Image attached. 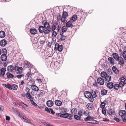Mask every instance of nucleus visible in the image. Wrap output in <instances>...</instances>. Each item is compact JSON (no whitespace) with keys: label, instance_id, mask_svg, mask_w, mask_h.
I'll list each match as a JSON object with an SVG mask.
<instances>
[{"label":"nucleus","instance_id":"1","mask_svg":"<svg viewBox=\"0 0 126 126\" xmlns=\"http://www.w3.org/2000/svg\"><path fill=\"white\" fill-rule=\"evenodd\" d=\"M119 115L121 116L123 119V122H126V119L125 118L126 112L125 110H121L119 112Z\"/></svg>","mask_w":126,"mask_h":126},{"label":"nucleus","instance_id":"2","mask_svg":"<svg viewBox=\"0 0 126 126\" xmlns=\"http://www.w3.org/2000/svg\"><path fill=\"white\" fill-rule=\"evenodd\" d=\"M63 48V46L62 45H59L58 44H55L54 50L55 51L58 50L60 52L61 51Z\"/></svg>","mask_w":126,"mask_h":126},{"label":"nucleus","instance_id":"3","mask_svg":"<svg viewBox=\"0 0 126 126\" xmlns=\"http://www.w3.org/2000/svg\"><path fill=\"white\" fill-rule=\"evenodd\" d=\"M68 16L67 13L66 11L63 12L61 21L63 22H64L66 18Z\"/></svg>","mask_w":126,"mask_h":126},{"label":"nucleus","instance_id":"4","mask_svg":"<svg viewBox=\"0 0 126 126\" xmlns=\"http://www.w3.org/2000/svg\"><path fill=\"white\" fill-rule=\"evenodd\" d=\"M16 66L14 67L12 65H10L7 67V71L9 72H15V71H16Z\"/></svg>","mask_w":126,"mask_h":126},{"label":"nucleus","instance_id":"5","mask_svg":"<svg viewBox=\"0 0 126 126\" xmlns=\"http://www.w3.org/2000/svg\"><path fill=\"white\" fill-rule=\"evenodd\" d=\"M91 92L92 93V98L91 99H89L90 101L91 102H93L94 101V98L96 97L97 95L96 94V92L93 90H91Z\"/></svg>","mask_w":126,"mask_h":126},{"label":"nucleus","instance_id":"6","mask_svg":"<svg viewBox=\"0 0 126 126\" xmlns=\"http://www.w3.org/2000/svg\"><path fill=\"white\" fill-rule=\"evenodd\" d=\"M92 93L88 91H86L84 93V95L86 98L91 99L92 98Z\"/></svg>","mask_w":126,"mask_h":126},{"label":"nucleus","instance_id":"7","mask_svg":"<svg viewBox=\"0 0 126 126\" xmlns=\"http://www.w3.org/2000/svg\"><path fill=\"white\" fill-rule=\"evenodd\" d=\"M21 119H23L25 122L30 123H31L30 120L25 116L23 115L22 114L20 117Z\"/></svg>","mask_w":126,"mask_h":126},{"label":"nucleus","instance_id":"8","mask_svg":"<svg viewBox=\"0 0 126 126\" xmlns=\"http://www.w3.org/2000/svg\"><path fill=\"white\" fill-rule=\"evenodd\" d=\"M42 23H44V27L45 29L50 28L49 23L46 20H44L42 22Z\"/></svg>","mask_w":126,"mask_h":126},{"label":"nucleus","instance_id":"9","mask_svg":"<svg viewBox=\"0 0 126 126\" xmlns=\"http://www.w3.org/2000/svg\"><path fill=\"white\" fill-rule=\"evenodd\" d=\"M97 81V83L100 85H103L104 83V79L101 77L98 78Z\"/></svg>","mask_w":126,"mask_h":126},{"label":"nucleus","instance_id":"10","mask_svg":"<svg viewBox=\"0 0 126 126\" xmlns=\"http://www.w3.org/2000/svg\"><path fill=\"white\" fill-rule=\"evenodd\" d=\"M6 71V69L5 68H0V77H3L4 76Z\"/></svg>","mask_w":126,"mask_h":126},{"label":"nucleus","instance_id":"11","mask_svg":"<svg viewBox=\"0 0 126 126\" xmlns=\"http://www.w3.org/2000/svg\"><path fill=\"white\" fill-rule=\"evenodd\" d=\"M16 71L17 73V74H20L22 72L23 68L22 67H19L18 66H16Z\"/></svg>","mask_w":126,"mask_h":126},{"label":"nucleus","instance_id":"12","mask_svg":"<svg viewBox=\"0 0 126 126\" xmlns=\"http://www.w3.org/2000/svg\"><path fill=\"white\" fill-rule=\"evenodd\" d=\"M117 61H118V64L120 65H123L124 63V59L121 57H120L119 59Z\"/></svg>","mask_w":126,"mask_h":126},{"label":"nucleus","instance_id":"13","mask_svg":"<svg viewBox=\"0 0 126 126\" xmlns=\"http://www.w3.org/2000/svg\"><path fill=\"white\" fill-rule=\"evenodd\" d=\"M72 22L70 20L66 24V26L67 28L71 27L72 28L73 26Z\"/></svg>","mask_w":126,"mask_h":126},{"label":"nucleus","instance_id":"14","mask_svg":"<svg viewBox=\"0 0 126 126\" xmlns=\"http://www.w3.org/2000/svg\"><path fill=\"white\" fill-rule=\"evenodd\" d=\"M7 44V41L6 40L3 39L0 42V45L1 46L4 47Z\"/></svg>","mask_w":126,"mask_h":126},{"label":"nucleus","instance_id":"15","mask_svg":"<svg viewBox=\"0 0 126 126\" xmlns=\"http://www.w3.org/2000/svg\"><path fill=\"white\" fill-rule=\"evenodd\" d=\"M13 111L20 117V116L22 114V113H21L20 112H18V110L15 108H14L13 109Z\"/></svg>","mask_w":126,"mask_h":126},{"label":"nucleus","instance_id":"16","mask_svg":"<svg viewBox=\"0 0 126 126\" xmlns=\"http://www.w3.org/2000/svg\"><path fill=\"white\" fill-rule=\"evenodd\" d=\"M77 18V16L76 15H73L72 17H71L70 19V20L71 22H74L75 21Z\"/></svg>","mask_w":126,"mask_h":126},{"label":"nucleus","instance_id":"17","mask_svg":"<svg viewBox=\"0 0 126 126\" xmlns=\"http://www.w3.org/2000/svg\"><path fill=\"white\" fill-rule=\"evenodd\" d=\"M58 24V23H57L56 21H55L53 25L52 26V28H51V30H52V31H54L57 28L56 25H57Z\"/></svg>","mask_w":126,"mask_h":126},{"label":"nucleus","instance_id":"18","mask_svg":"<svg viewBox=\"0 0 126 126\" xmlns=\"http://www.w3.org/2000/svg\"><path fill=\"white\" fill-rule=\"evenodd\" d=\"M112 56L115 60L117 61L119 59L120 57L119 56L118 54L115 53H112Z\"/></svg>","mask_w":126,"mask_h":126},{"label":"nucleus","instance_id":"19","mask_svg":"<svg viewBox=\"0 0 126 126\" xmlns=\"http://www.w3.org/2000/svg\"><path fill=\"white\" fill-rule=\"evenodd\" d=\"M86 107L89 110H92L94 108L93 105L92 103H88L87 104Z\"/></svg>","mask_w":126,"mask_h":126},{"label":"nucleus","instance_id":"20","mask_svg":"<svg viewBox=\"0 0 126 126\" xmlns=\"http://www.w3.org/2000/svg\"><path fill=\"white\" fill-rule=\"evenodd\" d=\"M31 87L32 90L35 91H37L39 90L38 87L35 85H32L31 86Z\"/></svg>","mask_w":126,"mask_h":126},{"label":"nucleus","instance_id":"21","mask_svg":"<svg viewBox=\"0 0 126 126\" xmlns=\"http://www.w3.org/2000/svg\"><path fill=\"white\" fill-rule=\"evenodd\" d=\"M1 59L2 61H5L7 59L6 55L2 54L1 56Z\"/></svg>","mask_w":126,"mask_h":126},{"label":"nucleus","instance_id":"22","mask_svg":"<svg viewBox=\"0 0 126 126\" xmlns=\"http://www.w3.org/2000/svg\"><path fill=\"white\" fill-rule=\"evenodd\" d=\"M113 84L112 82H108L107 84V87L109 89H111L113 87Z\"/></svg>","mask_w":126,"mask_h":126},{"label":"nucleus","instance_id":"23","mask_svg":"<svg viewBox=\"0 0 126 126\" xmlns=\"http://www.w3.org/2000/svg\"><path fill=\"white\" fill-rule=\"evenodd\" d=\"M108 60L109 62L111 64L113 65L114 64V60L112 57H109Z\"/></svg>","mask_w":126,"mask_h":126},{"label":"nucleus","instance_id":"24","mask_svg":"<svg viewBox=\"0 0 126 126\" xmlns=\"http://www.w3.org/2000/svg\"><path fill=\"white\" fill-rule=\"evenodd\" d=\"M112 70L114 73L116 74H118L119 73V71L115 66H113L112 68Z\"/></svg>","mask_w":126,"mask_h":126},{"label":"nucleus","instance_id":"25","mask_svg":"<svg viewBox=\"0 0 126 126\" xmlns=\"http://www.w3.org/2000/svg\"><path fill=\"white\" fill-rule=\"evenodd\" d=\"M26 96L27 98H29L28 99L30 101L34 100V98L31 96L29 93H27Z\"/></svg>","mask_w":126,"mask_h":126},{"label":"nucleus","instance_id":"26","mask_svg":"<svg viewBox=\"0 0 126 126\" xmlns=\"http://www.w3.org/2000/svg\"><path fill=\"white\" fill-rule=\"evenodd\" d=\"M47 104L48 107H51L53 106V103L51 100H48L47 101Z\"/></svg>","mask_w":126,"mask_h":126},{"label":"nucleus","instance_id":"27","mask_svg":"<svg viewBox=\"0 0 126 126\" xmlns=\"http://www.w3.org/2000/svg\"><path fill=\"white\" fill-rule=\"evenodd\" d=\"M38 30L40 33H42L44 32L45 28L43 26H40Z\"/></svg>","mask_w":126,"mask_h":126},{"label":"nucleus","instance_id":"28","mask_svg":"<svg viewBox=\"0 0 126 126\" xmlns=\"http://www.w3.org/2000/svg\"><path fill=\"white\" fill-rule=\"evenodd\" d=\"M30 32L31 34H35L37 33V30L34 29H31L30 30Z\"/></svg>","mask_w":126,"mask_h":126},{"label":"nucleus","instance_id":"29","mask_svg":"<svg viewBox=\"0 0 126 126\" xmlns=\"http://www.w3.org/2000/svg\"><path fill=\"white\" fill-rule=\"evenodd\" d=\"M107 112L109 115H114L115 113V111L111 109L108 110L107 111Z\"/></svg>","mask_w":126,"mask_h":126},{"label":"nucleus","instance_id":"30","mask_svg":"<svg viewBox=\"0 0 126 126\" xmlns=\"http://www.w3.org/2000/svg\"><path fill=\"white\" fill-rule=\"evenodd\" d=\"M55 104L57 106H60L62 104V102L59 100H56L55 101Z\"/></svg>","mask_w":126,"mask_h":126},{"label":"nucleus","instance_id":"31","mask_svg":"<svg viewBox=\"0 0 126 126\" xmlns=\"http://www.w3.org/2000/svg\"><path fill=\"white\" fill-rule=\"evenodd\" d=\"M45 29H46L45 30H44V32H43L45 34H48L51 31V28Z\"/></svg>","mask_w":126,"mask_h":126},{"label":"nucleus","instance_id":"32","mask_svg":"<svg viewBox=\"0 0 126 126\" xmlns=\"http://www.w3.org/2000/svg\"><path fill=\"white\" fill-rule=\"evenodd\" d=\"M24 64L25 66H26V67H28L31 66V64L30 63L27 61H24Z\"/></svg>","mask_w":126,"mask_h":126},{"label":"nucleus","instance_id":"33","mask_svg":"<svg viewBox=\"0 0 126 126\" xmlns=\"http://www.w3.org/2000/svg\"><path fill=\"white\" fill-rule=\"evenodd\" d=\"M69 114L65 113L61 114L60 115V117L64 118H67L69 116Z\"/></svg>","mask_w":126,"mask_h":126},{"label":"nucleus","instance_id":"34","mask_svg":"<svg viewBox=\"0 0 126 126\" xmlns=\"http://www.w3.org/2000/svg\"><path fill=\"white\" fill-rule=\"evenodd\" d=\"M105 78V80L109 82L111 80V77L110 76L108 75Z\"/></svg>","mask_w":126,"mask_h":126},{"label":"nucleus","instance_id":"35","mask_svg":"<svg viewBox=\"0 0 126 126\" xmlns=\"http://www.w3.org/2000/svg\"><path fill=\"white\" fill-rule=\"evenodd\" d=\"M5 36V32L3 31H0V37L1 38H4Z\"/></svg>","mask_w":126,"mask_h":126},{"label":"nucleus","instance_id":"36","mask_svg":"<svg viewBox=\"0 0 126 126\" xmlns=\"http://www.w3.org/2000/svg\"><path fill=\"white\" fill-rule=\"evenodd\" d=\"M107 75V73L106 72L104 71L102 72L101 74V77L104 78H105Z\"/></svg>","mask_w":126,"mask_h":126},{"label":"nucleus","instance_id":"37","mask_svg":"<svg viewBox=\"0 0 126 126\" xmlns=\"http://www.w3.org/2000/svg\"><path fill=\"white\" fill-rule=\"evenodd\" d=\"M113 88L114 89L116 90H118L119 88L120 87L119 84H115L113 85Z\"/></svg>","mask_w":126,"mask_h":126},{"label":"nucleus","instance_id":"38","mask_svg":"<svg viewBox=\"0 0 126 126\" xmlns=\"http://www.w3.org/2000/svg\"><path fill=\"white\" fill-rule=\"evenodd\" d=\"M18 86L16 84H14L11 86V89L16 90L18 88Z\"/></svg>","mask_w":126,"mask_h":126},{"label":"nucleus","instance_id":"39","mask_svg":"<svg viewBox=\"0 0 126 126\" xmlns=\"http://www.w3.org/2000/svg\"><path fill=\"white\" fill-rule=\"evenodd\" d=\"M6 75H7V77L8 78H12L14 77V75L10 73H6Z\"/></svg>","mask_w":126,"mask_h":126},{"label":"nucleus","instance_id":"40","mask_svg":"<svg viewBox=\"0 0 126 126\" xmlns=\"http://www.w3.org/2000/svg\"><path fill=\"white\" fill-rule=\"evenodd\" d=\"M77 110L76 109L73 108L71 111V113L73 114H76L77 112Z\"/></svg>","mask_w":126,"mask_h":126},{"label":"nucleus","instance_id":"41","mask_svg":"<svg viewBox=\"0 0 126 126\" xmlns=\"http://www.w3.org/2000/svg\"><path fill=\"white\" fill-rule=\"evenodd\" d=\"M67 30V27L65 26H63L62 28V32H65Z\"/></svg>","mask_w":126,"mask_h":126},{"label":"nucleus","instance_id":"42","mask_svg":"<svg viewBox=\"0 0 126 126\" xmlns=\"http://www.w3.org/2000/svg\"><path fill=\"white\" fill-rule=\"evenodd\" d=\"M108 91L107 90L103 89L102 90L101 94L103 95H105L107 93Z\"/></svg>","mask_w":126,"mask_h":126},{"label":"nucleus","instance_id":"43","mask_svg":"<svg viewBox=\"0 0 126 126\" xmlns=\"http://www.w3.org/2000/svg\"><path fill=\"white\" fill-rule=\"evenodd\" d=\"M3 85L4 86L7 88L9 89L10 90H11V86L10 84H3Z\"/></svg>","mask_w":126,"mask_h":126},{"label":"nucleus","instance_id":"44","mask_svg":"<svg viewBox=\"0 0 126 126\" xmlns=\"http://www.w3.org/2000/svg\"><path fill=\"white\" fill-rule=\"evenodd\" d=\"M118 84L119 87H122L124 86L125 84L124 82L123 81H121Z\"/></svg>","mask_w":126,"mask_h":126},{"label":"nucleus","instance_id":"45","mask_svg":"<svg viewBox=\"0 0 126 126\" xmlns=\"http://www.w3.org/2000/svg\"><path fill=\"white\" fill-rule=\"evenodd\" d=\"M83 112L82 111V110H80V111H79L78 112V115L80 117H81V116H82V115L83 114Z\"/></svg>","mask_w":126,"mask_h":126},{"label":"nucleus","instance_id":"46","mask_svg":"<svg viewBox=\"0 0 126 126\" xmlns=\"http://www.w3.org/2000/svg\"><path fill=\"white\" fill-rule=\"evenodd\" d=\"M2 52L3 53L2 54L6 55L7 54V52L6 49V48H4L2 49Z\"/></svg>","mask_w":126,"mask_h":126},{"label":"nucleus","instance_id":"47","mask_svg":"<svg viewBox=\"0 0 126 126\" xmlns=\"http://www.w3.org/2000/svg\"><path fill=\"white\" fill-rule=\"evenodd\" d=\"M122 56L124 59L126 60V52L123 51L122 54Z\"/></svg>","mask_w":126,"mask_h":126},{"label":"nucleus","instance_id":"48","mask_svg":"<svg viewBox=\"0 0 126 126\" xmlns=\"http://www.w3.org/2000/svg\"><path fill=\"white\" fill-rule=\"evenodd\" d=\"M106 104L104 102H102L100 105V107L101 108H104Z\"/></svg>","mask_w":126,"mask_h":126},{"label":"nucleus","instance_id":"49","mask_svg":"<svg viewBox=\"0 0 126 126\" xmlns=\"http://www.w3.org/2000/svg\"><path fill=\"white\" fill-rule=\"evenodd\" d=\"M74 118L78 120H80V117L79 116H78L77 115H75L74 116Z\"/></svg>","mask_w":126,"mask_h":126},{"label":"nucleus","instance_id":"50","mask_svg":"<svg viewBox=\"0 0 126 126\" xmlns=\"http://www.w3.org/2000/svg\"><path fill=\"white\" fill-rule=\"evenodd\" d=\"M57 33L55 31H53L52 33V36L53 37H55L57 35Z\"/></svg>","mask_w":126,"mask_h":126},{"label":"nucleus","instance_id":"51","mask_svg":"<svg viewBox=\"0 0 126 126\" xmlns=\"http://www.w3.org/2000/svg\"><path fill=\"white\" fill-rule=\"evenodd\" d=\"M43 124L44 125L47 126H52L51 125L47 122H44Z\"/></svg>","mask_w":126,"mask_h":126},{"label":"nucleus","instance_id":"52","mask_svg":"<svg viewBox=\"0 0 126 126\" xmlns=\"http://www.w3.org/2000/svg\"><path fill=\"white\" fill-rule=\"evenodd\" d=\"M65 36L63 35H62L61 38V40L63 41L65 40Z\"/></svg>","mask_w":126,"mask_h":126},{"label":"nucleus","instance_id":"53","mask_svg":"<svg viewBox=\"0 0 126 126\" xmlns=\"http://www.w3.org/2000/svg\"><path fill=\"white\" fill-rule=\"evenodd\" d=\"M33 100H32L31 101V104L35 106H37V104L35 103L34 101H33Z\"/></svg>","mask_w":126,"mask_h":126},{"label":"nucleus","instance_id":"54","mask_svg":"<svg viewBox=\"0 0 126 126\" xmlns=\"http://www.w3.org/2000/svg\"><path fill=\"white\" fill-rule=\"evenodd\" d=\"M24 75L23 74L19 75L16 76V77L18 79H20L22 77H23Z\"/></svg>","mask_w":126,"mask_h":126},{"label":"nucleus","instance_id":"55","mask_svg":"<svg viewBox=\"0 0 126 126\" xmlns=\"http://www.w3.org/2000/svg\"><path fill=\"white\" fill-rule=\"evenodd\" d=\"M61 110L63 112H66V109H65L63 107L61 108Z\"/></svg>","mask_w":126,"mask_h":126},{"label":"nucleus","instance_id":"56","mask_svg":"<svg viewBox=\"0 0 126 126\" xmlns=\"http://www.w3.org/2000/svg\"><path fill=\"white\" fill-rule=\"evenodd\" d=\"M57 20L58 21H59L60 20H61V19L62 18V17L60 15L57 16Z\"/></svg>","mask_w":126,"mask_h":126},{"label":"nucleus","instance_id":"57","mask_svg":"<svg viewBox=\"0 0 126 126\" xmlns=\"http://www.w3.org/2000/svg\"><path fill=\"white\" fill-rule=\"evenodd\" d=\"M105 108L102 109V112L103 114L105 115L106 114V111L105 109Z\"/></svg>","mask_w":126,"mask_h":126},{"label":"nucleus","instance_id":"58","mask_svg":"<svg viewBox=\"0 0 126 126\" xmlns=\"http://www.w3.org/2000/svg\"><path fill=\"white\" fill-rule=\"evenodd\" d=\"M50 109H48L47 107H46L45 108V110L48 112H50Z\"/></svg>","mask_w":126,"mask_h":126},{"label":"nucleus","instance_id":"59","mask_svg":"<svg viewBox=\"0 0 126 126\" xmlns=\"http://www.w3.org/2000/svg\"><path fill=\"white\" fill-rule=\"evenodd\" d=\"M91 119V116H88L85 119L86 121H87Z\"/></svg>","mask_w":126,"mask_h":126},{"label":"nucleus","instance_id":"60","mask_svg":"<svg viewBox=\"0 0 126 126\" xmlns=\"http://www.w3.org/2000/svg\"><path fill=\"white\" fill-rule=\"evenodd\" d=\"M4 107H3L1 105H0V111H2L3 110Z\"/></svg>","mask_w":126,"mask_h":126},{"label":"nucleus","instance_id":"61","mask_svg":"<svg viewBox=\"0 0 126 126\" xmlns=\"http://www.w3.org/2000/svg\"><path fill=\"white\" fill-rule=\"evenodd\" d=\"M114 119L116 121L118 122H119L120 121V119L118 118L115 117L114 118Z\"/></svg>","mask_w":126,"mask_h":126},{"label":"nucleus","instance_id":"62","mask_svg":"<svg viewBox=\"0 0 126 126\" xmlns=\"http://www.w3.org/2000/svg\"><path fill=\"white\" fill-rule=\"evenodd\" d=\"M73 116V115H72L69 114V115L68 117V119H69V120H71L72 119L71 117H72Z\"/></svg>","mask_w":126,"mask_h":126},{"label":"nucleus","instance_id":"63","mask_svg":"<svg viewBox=\"0 0 126 126\" xmlns=\"http://www.w3.org/2000/svg\"><path fill=\"white\" fill-rule=\"evenodd\" d=\"M30 90V89H29V88L27 87H26L25 90L27 92V93H29Z\"/></svg>","mask_w":126,"mask_h":126},{"label":"nucleus","instance_id":"64","mask_svg":"<svg viewBox=\"0 0 126 126\" xmlns=\"http://www.w3.org/2000/svg\"><path fill=\"white\" fill-rule=\"evenodd\" d=\"M93 84L94 86H97V82L95 81L93 83Z\"/></svg>","mask_w":126,"mask_h":126}]
</instances>
